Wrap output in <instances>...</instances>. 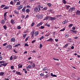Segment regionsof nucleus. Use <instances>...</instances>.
<instances>
[{
    "mask_svg": "<svg viewBox=\"0 0 80 80\" xmlns=\"http://www.w3.org/2000/svg\"><path fill=\"white\" fill-rule=\"evenodd\" d=\"M44 38V37L43 36H42L41 38H39V40H42V39H43Z\"/></svg>",
    "mask_w": 80,
    "mask_h": 80,
    "instance_id": "c9c22d12",
    "label": "nucleus"
},
{
    "mask_svg": "<svg viewBox=\"0 0 80 80\" xmlns=\"http://www.w3.org/2000/svg\"><path fill=\"white\" fill-rule=\"evenodd\" d=\"M14 12L15 13H16V14H18L19 13L18 11H14Z\"/></svg>",
    "mask_w": 80,
    "mask_h": 80,
    "instance_id": "a18cd8bd",
    "label": "nucleus"
},
{
    "mask_svg": "<svg viewBox=\"0 0 80 80\" xmlns=\"http://www.w3.org/2000/svg\"><path fill=\"white\" fill-rule=\"evenodd\" d=\"M23 70L25 72V73H27V71L25 69H23Z\"/></svg>",
    "mask_w": 80,
    "mask_h": 80,
    "instance_id": "7c9ffc66",
    "label": "nucleus"
},
{
    "mask_svg": "<svg viewBox=\"0 0 80 80\" xmlns=\"http://www.w3.org/2000/svg\"><path fill=\"white\" fill-rule=\"evenodd\" d=\"M7 64H8V63H6L2 64H1V65H2V66H4V67H6V65H7Z\"/></svg>",
    "mask_w": 80,
    "mask_h": 80,
    "instance_id": "412c9836",
    "label": "nucleus"
},
{
    "mask_svg": "<svg viewBox=\"0 0 80 80\" xmlns=\"http://www.w3.org/2000/svg\"><path fill=\"white\" fill-rule=\"evenodd\" d=\"M73 32L74 33H77V31L73 30Z\"/></svg>",
    "mask_w": 80,
    "mask_h": 80,
    "instance_id": "e2e57ef3",
    "label": "nucleus"
},
{
    "mask_svg": "<svg viewBox=\"0 0 80 80\" xmlns=\"http://www.w3.org/2000/svg\"><path fill=\"white\" fill-rule=\"evenodd\" d=\"M23 5H21L20 6H19L18 8H17V10H20L21 9H22V8H23Z\"/></svg>",
    "mask_w": 80,
    "mask_h": 80,
    "instance_id": "0eeeda50",
    "label": "nucleus"
},
{
    "mask_svg": "<svg viewBox=\"0 0 80 80\" xmlns=\"http://www.w3.org/2000/svg\"><path fill=\"white\" fill-rule=\"evenodd\" d=\"M14 2H13V1H11V2H10V5H14Z\"/></svg>",
    "mask_w": 80,
    "mask_h": 80,
    "instance_id": "2eb2a0df",
    "label": "nucleus"
},
{
    "mask_svg": "<svg viewBox=\"0 0 80 80\" xmlns=\"http://www.w3.org/2000/svg\"><path fill=\"white\" fill-rule=\"evenodd\" d=\"M42 24H43V22H41L39 24H38L37 25V26L39 27V26H40V25H42Z\"/></svg>",
    "mask_w": 80,
    "mask_h": 80,
    "instance_id": "9d476101",
    "label": "nucleus"
},
{
    "mask_svg": "<svg viewBox=\"0 0 80 80\" xmlns=\"http://www.w3.org/2000/svg\"><path fill=\"white\" fill-rule=\"evenodd\" d=\"M65 30V28H64L62 29H61L60 30V32H62L63 31H64Z\"/></svg>",
    "mask_w": 80,
    "mask_h": 80,
    "instance_id": "5fc2aeb1",
    "label": "nucleus"
},
{
    "mask_svg": "<svg viewBox=\"0 0 80 80\" xmlns=\"http://www.w3.org/2000/svg\"><path fill=\"white\" fill-rule=\"evenodd\" d=\"M34 35L35 36H37L38 35V32H35L34 33Z\"/></svg>",
    "mask_w": 80,
    "mask_h": 80,
    "instance_id": "5701e85b",
    "label": "nucleus"
},
{
    "mask_svg": "<svg viewBox=\"0 0 80 80\" xmlns=\"http://www.w3.org/2000/svg\"><path fill=\"white\" fill-rule=\"evenodd\" d=\"M76 14L77 15H80V11L79 10H77L76 12Z\"/></svg>",
    "mask_w": 80,
    "mask_h": 80,
    "instance_id": "1a4fd4ad",
    "label": "nucleus"
},
{
    "mask_svg": "<svg viewBox=\"0 0 80 80\" xmlns=\"http://www.w3.org/2000/svg\"><path fill=\"white\" fill-rule=\"evenodd\" d=\"M9 6H6V7L3 8V10H7V9H8V8H9Z\"/></svg>",
    "mask_w": 80,
    "mask_h": 80,
    "instance_id": "f3484780",
    "label": "nucleus"
},
{
    "mask_svg": "<svg viewBox=\"0 0 80 80\" xmlns=\"http://www.w3.org/2000/svg\"><path fill=\"white\" fill-rule=\"evenodd\" d=\"M65 23H68V20H66L64 21Z\"/></svg>",
    "mask_w": 80,
    "mask_h": 80,
    "instance_id": "49530a36",
    "label": "nucleus"
},
{
    "mask_svg": "<svg viewBox=\"0 0 80 80\" xmlns=\"http://www.w3.org/2000/svg\"><path fill=\"white\" fill-rule=\"evenodd\" d=\"M45 26H48V27H50V25H49V24H47V23H46V24H45Z\"/></svg>",
    "mask_w": 80,
    "mask_h": 80,
    "instance_id": "69168bd1",
    "label": "nucleus"
},
{
    "mask_svg": "<svg viewBox=\"0 0 80 80\" xmlns=\"http://www.w3.org/2000/svg\"><path fill=\"white\" fill-rule=\"evenodd\" d=\"M26 12L27 13H29V12H30V9H27L26 10Z\"/></svg>",
    "mask_w": 80,
    "mask_h": 80,
    "instance_id": "6ab92c4d",
    "label": "nucleus"
},
{
    "mask_svg": "<svg viewBox=\"0 0 80 80\" xmlns=\"http://www.w3.org/2000/svg\"><path fill=\"white\" fill-rule=\"evenodd\" d=\"M20 3H21V2L20 1H19L18 2H17L16 3V5H20Z\"/></svg>",
    "mask_w": 80,
    "mask_h": 80,
    "instance_id": "a878e982",
    "label": "nucleus"
},
{
    "mask_svg": "<svg viewBox=\"0 0 80 80\" xmlns=\"http://www.w3.org/2000/svg\"><path fill=\"white\" fill-rule=\"evenodd\" d=\"M47 41H50L51 42H53V39L52 38H50Z\"/></svg>",
    "mask_w": 80,
    "mask_h": 80,
    "instance_id": "aec40b11",
    "label": "nucleus"
},
{
    "mask_svg": "<svg viewBox=\"0 0 80 80\" xmlns=\"http://www.w3.org/2000/svg\"><path fill=\"white\" fill-rule=\"evenodd\" d=\"M20 44L19 43L18 44H16L14 46L15 47H18V46H20Z\"/></svg>",
    "mask_w": 80,
    "mask_h": 80,
    "instance_id": "c756f323",
    "label": "nucleus"
},
{
    "mask_svg": "<svg viewBox=\"0 0 80 80\" xmlns=\"http://www.w3.org/2000/svg\"><path fill=\"white\" fill-rule=\"evenodd\" d=\"M7 12H6L4 15V18L5 20H7Z\"/></svg>",
    "mask_w": 80,
    "mask_h": 80,
    "instance_id": "423d86ee",
    "label": "nucleus"
},
{
    "mask_svg": "<svg viewBox=\"0 0 80 80\" xmlns=\"http://www.w3.org/2000/svg\"><path fill=\"white\" fill-rule=\"evenodd\" d=\"M18 67L19 68H22V65H21V64H19L18 65Z\"/></svg>",
    "mask_w": 80,
    "mask_h": 80,
    "instance_id": "72a5a7b5",
    "label": "nucleus"
},
{
    "mask_svg": "<svg viewBox=\"0 0 80 80\" xmlns=\"http://www.w3.org/2000/svg\"><path fill=\"white\" fill-rule=\"evenodd\" d=\"M32 66L31 65H29L27 67H26L27 69L32 68Z\"/></svg>",
    "mask_w": 80,
    "mask_h": 80,
    "instance_id": "9b49d317",
    "label": "nucleus"
},
{
    "mask_svg": "<svg viewBox=\"0 0 80 80\" xmlns=\"http://www.w3.org/2000/svg\"><path fill=\"white\" fill-rule=\"evenodd\" d=\"M72 26H73V24H70L69 25L68 27H69V28H71V27H72Z\"/></svg>",
    "mask_w": 80,
    "mask_h": 80,
    "instance_id": "f704fd0d",
    "label": "nucleus"
},
{
    "mask_svg": "<svg viewBox=\"0 0 80 80\" xmlns=\"http://www.w3.org/2000/svg\"><path fill=\"white\" fill-rule=\"evenodd\" d=\"M16 73L17 75H21V73H20V72H18L17 71H16Z\"/></svg>",
    "mask_w": 80,
    "mask_h": 80,
    "instance_id": "dca6fc26",
    "label": "nucleus"
},
{
    "mask_svg": "<svg viewBox=\"0 0 80 80\" xmlns=\"http://www.w3.org/2000/svg\"><path fill=\"white\" fill-rule=\"evenodd\" d=\"M27 8V7L25 6L22 9V12H24V13H25V9H26Z\"/></svg>",
    "mask_w": 80,
    "mask_h": 80,
    "instance_id": "6e6552de",
    "label": "nucleus"
},
{
    "mask_svg": "<svg viewBox=\"0 0 80 80\" xmlns=\"http://www.w3.org/2000/svg\"><path fill=\"white\" fill-rule=\"evenodd\" d=\"M47 10V7H45L42 9V10H43V11Z\"/></svg>",
    "mask_w": 80,
    "mask_h": 80,
    "instance_id": "393cba45",
    "label": "nucleus"
},
{
    "mask_svg": "<svg viewBox=\"0 0 80 80\" xmlns=\"http://www.w3.org/2000/svg\"><path fill=\"white\" fill-rule=\"evenodd\" d=\"M27 34H23V37H24V38H25L26 36H27Z\"/></svg>",
    "mask_w": 80,
    "mask_h": 80,
    "instance_id": "603ef678",
    "label": "nucleus"
},
{
    "mask_svg": "<svg viewBox=\"0 0 80 80\" xmlns=\"http://www.w3.org/2000/svg\"><path fill=\"white\" fill-rule=\"evenodd\" d=\"M5 63V61H0V63Z\"/></svg>",
    "mask_w": 80,
    "mask_h": 80,
    "instance_id": "0e129e2a",
    "label": "nucleus"
},
{
    "mask_svg": "<svg viewBox=\"0 0 80 80\" xmlns=\"http://www.w3.org/2000/svg\"><path fill=\"white\" fill-rule=\"evenodd\" d=\"M6 6L5 5H2L1 6V8H3V7H5Z\"/></svg>",
    "mask_w": 80,
    "mask_h": 80,
    "instance_id": "e433bc0d",
    "label": "nucleus"
},
{
    "mask_svg": "<svg viewBox=\"0 0 80 80\" xmlns=\"http://www.w3.org/2000/svg\"><path fill=\"white\" fill-rule=\"evenodd\" d=\"M25 47H28V44H27V43H26L25 44Z\"/></svg>",
    "mask_w": 80,
    "mask_h": 80,
    "instance_id": "864d4df0",
    "label": "nucleus"
},
{
    "mask_svg": "<svg viewBox=\"0 0 80 80\" xmlns=\"http://www.w3.org/2000/svg\"><path fill=\"white\" fill-rule=\"evenodd\" d=\"M4 74V72H0V76H3Z\"/></svg>",
    "mask_w": 80,
    "mask_h": 80,
    "instance_id": "4468645a",
    "label": "nucleus"
},
{
    "mask_svg": "<svg viewBox=\"0 0 80 80\" xmlns=\"http://www.w3.org/2000/svg\"><path fill=\"white\" fill-rule=\"evenodd\" d=\"M43 47V45H42V44H40V48H41L42 47Z\"/></svg>",
    "mask_w": 80,
    "mask_h": 80,
    "instance_id": "3c124183",
    "label": "nucleus"
},
{
    "mask_svg": "<svg viewBox=\"0 0 80 80\" xmlns=\"http://www.w3.org/2000/svg\"><path fill=\"white\" fill-rule=\"evenodd\" d=\"M17 28L19 30H20V29H21V27H20V26H18Z\"/></svg>",
    "mask_w": 80,
    "mask_h": 80,
    "instance_id": "79ce46f5",
    "label": "nucleus"
},
{
    "mask_svg": "<svg viewBox=\"0 0 80 80\" xmlns=\"http://www.w3.org/2000/svg\"><path fill=\"white\" fill-rule=\"evenodd\" d=\"M2 24H3V23H5V21L4 20H2Z\"/></svg>",
    "mask_w": 80,
    "mask_h": 80,
    "instance_id": "de8ad7c7",
    "label": "nucleus"
},
{
    "mask_svg": "<svg viewBox=\"0 0 80 80\" xmlns=\"http://www.w3.org/2000/svg\"><path fill=\"white\" fill-rule=\"evenodd\" d=\"M75 9V7H72V8H71L69 10V12H73Z\"/></svg>",
    "mask_w": 80,
    "mask_h": 80,
    "instance_id": "39448f33",
    "label": "nucleus"
},
{
    "mask_svg": "<svg viewBox=\"0 0 80 80\" xmlns=\"http://www.w3.org/2000/svg\"><path fill=\"white\" fill-rule=\"evenodd\" d=\"M32 67L33 68H35V64L34 63H32Z\"/></svg>",
    "mask_w": 80,
    "mask_h": 80,
    "instance_id": "2f4dec72",
    "label": "nucleus"
},
{
    "mask_svg": "<svg viewBox=\"0 0 80 80\" xmlns=\"http://www.w3.org/2000/svg\"><path fill=\"white\" fill-rule=\"evenodd\" d=\"M48 19L49 20V17H47L43 19V20H48Z\"/></svg>",
    "mask_w": 80,
    "mask_h": 80,
    "instance_id": "a211bd4d",
    "label": "nucleus"
},
{
    "mask_svg": "<svg viewBox=\"0 0 80 80\" xmlns=\"http://www.w3.org/2000/svg\"><path fill=\"white\" fill-rule=\"evenodd\" d=\"M34 25H35V23L34 22H32L31 24V27H33Z\"/></svg>",
    "mask_w": 80,
    "mask_h": 80,
    "instance_id": "bf43d9fd",
    "label": "nucleus"
},
{
    "mask_svg": "<svg viewBox=\"0 0 80 80\" xmlns=\"http://www.w3.org/2000/svg\"><path fill=\"white\" fill-rule=\"evenodd\" d=\"M48 12H51V13H53V10L51 9H49L48 10Z\"/></svg>",
    "mask_w": 80,
    "mask_h": 80,
    "instance_id": "b1692460",
    "label": "nucleus"
},
{
    "mask_svg": "<svg viewBox=\"0 0 80 80\" xmlns=\"http://www.w3.org/2000/svg\"><path fill=\"white\" fill-rule=\"evenodd\" d=\"M56 17H58V18H59V17H62V15H57V16H56Z\"/></svg>",
    "mask_w": 80,
    "mask_h": 80,
    "instance_id": "4d7b16f0",
    "label": "nucleus"
},
{
    "mask_svg": "<svg viewBox=\"0 0 80 80\" xmlns=\"http://www.w3.org/2000/svg\"><path fill=\"white\" fill-rule=\"evenodd\" d=\"M3 27L5 30H7V27L5 25L3 26Z\"/></svg>",
    "mask_w": 80,
    "mask_h": 80,
    "instance_id": "58836bf2",
    "label": "nucleus"
},
{
    "mask_svg": "<svg viewBox=\"0 0 80 80\" xmlns=\"http://www.w3.org/2000/svg\"><path fill=\"white\" fill-rule=\"evenodd\" d=\"M55 19H57L55 17H49V20H51V21H54Z\"/></svg>",
    "mask_w": 80,
    "mask_h": 80,
    "instance_id": "7ed1b4c3",
    "label": "nucleus"
},
{
    "mask_svg": "<svg viewBox=\"0 0 80 80\" xmlns=\"http://www.w3.org/2000/svg\"><path fill=\"white\" fill-rule=\"evenodd\" d=\"M62 2L64 4H65V3H67V2H66V1H65V0H63Z\"/></svg>",
    "mask_w": 80,
    "mask_h": 80,
    "instance_id": "473e14b6",
    "label": "nucleus"
},
{
    "mask_svg": "<svg viewBox=\"0 0 80 80\" xmlns=\"http://www.w3.org/2000/svg\"><path fill=\"white\" fill-rule=\"evenodd\" d=\"M31 35H34V31H32L31 32Z\"/></svg>",
    "mask_w": 80,
    "mask_h": 80,
    "instance_id": "13d9d810",
    "label": "nucleus"
},
{
    "mask_svg": "<svg viewBox=\"0 0 80 80\" xmlns=\"http://www.w3.org/2000/svg\"><path fill=\"white\" fill-rule=\"evenodd\" d=\"M53 59L54 60H57V61H59V59L55 58H53Z\"/></svg>",
    "mask_w": 80,
    "mask_h": 80,
    "instance_id": "bb28decb",
    "label": "nucleus"
},
{
    "mask_svg": "<svg viewBox=\"0 0 80 80\" xmlns=\"http://www.w3.org/2000/svg\"><path fill=\"white\" fill-rule=\"evenodd\" d=\"M17 57L16 56L13 55V59H17Z\"/></svg>",
    "mask_w": 80,
    "mask_h": 80,
    "instance_id": "c85d7f7f",
    "label": "nucleus"
},
{
    "mask_svg": "<svg viewBox=\"0 0 80 80\" xmlns=\"http://www.w3.org/2000/svg\"><path fill=\"white\" fill-rule=\"evenodd\" d=\"M69 7H70V6H67L66 9H67V10L69 9Z\"/></svg>",
    "mask_w": 80,
    "mask_h": 80,
    "instance_id": "4c0bfd02",
    "label": "nucleus"
},
{
    "mask_svg": "<svg viewBox=\"0 0 80 80\" xmlns=\"http://www.w3.org/2000/svg\"><path fill=\"white\" fill-rule=\"evenodd\" d=\"M6 45H7V43H6L3 44V46H6Z\"/></svg>",
    "mask_w": 80,
    "mask_h": 80,
    "instance_id": "774afa93",
    "label": "nucleus"
},
{
    "mask_svg": "<svg viewBox=\"0 0 80 80\" xmlns=\"http://www.w3.org/2000/svg\"><path fill=\"white\" fill-rule=\"evenodd\" d=\"M49 70V69H48V68L47 67L44 68L42 69L43 71H45V70Z\"/></svg>",
    "mask_w": 80,
    "mask_h": 80,
    "instance_id": "ddd939ff",
    "label": "nucleus"
},
{
    "mask_svg": "<svg viewBox=\"0 0 80 80\" xmlns=\"http://www.w3.org/2000/svg\"><path fill=\"white\" fill-rule=\"evenodd\" d=\"M14 21L13 19H11V23L12 24H14Z\"/></svg>",
    "mask_w": 80,
    "mask_h": 80,
    "instance_id": "4be33fe9",
    "label": "nucleus"
},
{
    "mask_svg": "<svg viewBox=\"0 0 80 80\" xmlns=\"http://www.w3.org/2000/svg\"><path fill=\"white\" fill-rule=\"evenodd\" d=\"M27 8H31V6H30L29 5H27Z\"/></svg>",
    "mask_w": 80,
    "mask_h": 80,
    "instance_id": "a19ab883",
    "label": "nucleus"
},
{
    "mask_svg": "<svg viewBox=\"0 0 80 80\" xmlns=\"http://www.w3.org/2000/svg\"><path fill=\"white\" fill-rule=\"evenodd\" d=\"M65 37L66 38H68V37H69V35H68V34H67L65 35Z\"/></svg>",
    "mask_w": 80,
    "mask_h": 80,
    "instance_id": "c03bdc74",
    "label": "nucleus"
},
{
    "mask_svg": "<svg viewBox=\"0 0 80 80\" xmlns=\"http://www.w3.org/2000/svg\"><path fill=\"white\" fill-rule=\"evenodd\" d=\"M11 42H15V39L14 38H13L11 39Z\"/></svg>",
    "mask_w": 80,
    "mask_h": 80,
    "instance_id": "f8f14e48",
    "label": "nucleus"
},
{
    "mask_svg": "<svg viewBox=\"0 0 80 80\" xmlns=\"http://www.w3.org/2000/svg\"><path fill=\"white\" fill-rule=\"evenodd\" d=\"M67 46H68V44H66L64 46V48H66Z\"/></svg>",
    "mask_w": 80,
    "mask_h": 80,
    "instance_id": "338daca9",
    "label": "nucleus"
},
{
    "mask_svg": "<svg viewBox=\"0 0 80 80\" xmlns=\"http://www.w3.org/2000/svg\"><path fill=\"white\" fill-rule=\"evenodd\" d=\"M13 56H12L10 58V60H13Z\"/></svg>",
    "mask_w": 80,
    "mask_h": 80,
    "instance_id": "37998d69",
    "label": "nucleus"
},
{
    "mask_svg": "<svg viewBox=\"0 0 80 80\" xmlns=\"http://www.w3.org/2000/svg\"><path fill=\"white\" fill-rule=\"evenodd\" d=\"M2 59H3V58L2 57V56H1V55H0V60H2Z\"/></svg>",
    "mask_w": 80,
    "mask_h": 80,
    "instance_id": "6e6d98bb",
    "label": "nucleus"
},
{
    "mask_svg": "<svg viewBox=\"0 0 80 80\" xmlns=\"http://www.w3.org/2000/svg\"><path fill=\"white\" fill-rule=\"evenodd\" d=\"M41 29H43L44 28H45V27L41 26Z\"/></svg>",
    "mask_w": 80,
    "mask_h": 80,
    "instance_id": "8fccbe9b",
    "label": "nucleus"
},
{
    "mask_svg": "<svg viewBox=\"0 0 80 80\" xmlns=\"http://www.w3.org/2000/svg\"><path fill=\"white\" fill-rule=\"evenodd\" d=\"M11 70H13L14 69V66H12L11 67Z\"/></svg>",
    "mask_w": 80,
    "mask_h": 80,
    "instance_id": "ea45409f",
    "label": "nucleus"
},
{
    "mask_svg": "<svg viewBox=\"0 0 80 80\" xmlns=\"http://www.w3.org/2000/svg\"><path fill=\"white\" fill-rule=\"evenodd\" d=\"M13 52H14L15 53H18V52L16 51V50H14Z\"/></svg>",
    "mask_w": 80,
    "mask_h": 80,
    "instance_id": "680f3d73",
    "label": "nucleus"
},
{
    "mask_svg": "<svg viewBox=\"0 0 80 80\" xmlns=\"http://www.w3.org/2000/svg\"><path fill=\"white\" fill-rule=\"evenodd\" d=\"M43 15H38L37 16L38 18H40V19H42L43 18Z\"/></svg>",
    "mask_w": 80,
    "mask_h": 80,
    "instance_id": "20e7f679",
    "label": "nucleus"
},
{
    "mask_svg": "<svg viewBox=\"0 0 80 80\" xmlns=\"http://www.w3.org/2000/svg\"><path fill=\"white\" fill-rule=\"evenodd\" d=\"M48 5L49 7H51V5H52V4H51L50 3H48Z\"/></svg>",
    "mask_w": 80,
    "mask_h": 80,
    "instance_id": "09e8293b",
    "label": "nucleus"
},
{
    "mask_svg": "<svg viewBox=\"0 0 80 80\" xmlns=\"http://www.w3.org/2000/svg\"><path fill=\"white\" fill-rule=\"evenodd\" d=\"M40 76H41V77H44L45 76V75H44V73H41L40 74Z\"/></svg>",
    "mask_w": 80,
    "mask_h": 80,
    "instance_id": "cd10ccee",
    "label": "nucleus"
},
{
    "mask_svg": "<svg viewBox=\"0 0 80 80\" xmlns=\"http://www.w3.org/2000/svg\"><path fill=\"white\" fill-rule=\"evenodd\" d=\"M7 48L8 50L9 51L10 50H12V46L10 44L8 45L7 46Z\"/></svg>",
    "mask_w": 80,
    "mask_h": 80,
    "instance_id": "f03ea898",
    "label": "nucleus"
},
{
    "mask_svg": "<svg viewBox=\"0 0 80 80\" xmlns=\"http://www.w3.org/2000/svg\"><path fill=\"white\" fill-rule=\"evenodd\" d=\"M40 8L39 6H38L37 8L36 7L34 8V12L37 13L40 10Z\"/></svg>",
    "mask_w": 80,
    "mask_h": 80,
    "instance_id": "f257e3e1",
    "label": "nucleus"
},
{
    "mask_svg": "<svg viewBox=\"0 0 80 80\" xmlns=\"http://www.w3.org/2000/svg\"><path fill=\"white\" fill-rule=\"evenodd\" d=\"M68 41L69 42H72V39L71 38L69 39L68 40Z\"/></svg>",
    "mask_w": 80,
    "mask_h": 80,
    "instance_id": "052dcab7",
    "label": "nucleus"
}]
</instances>
